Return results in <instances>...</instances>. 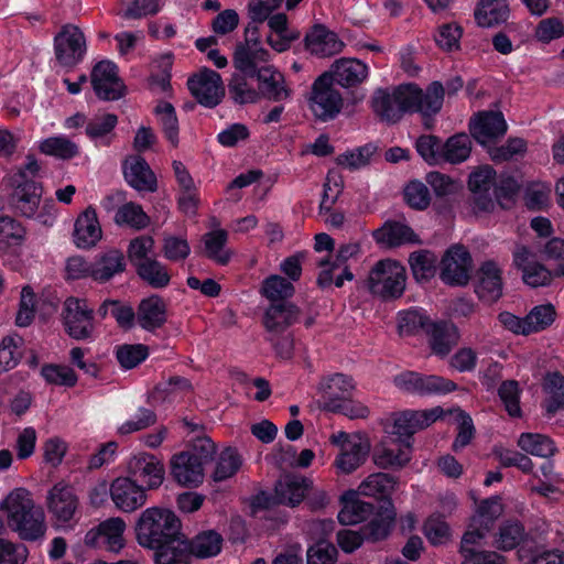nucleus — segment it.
I'll return each instance as SVG.
<instances>
[{"mask_svg":"<svg viewBox=\"0 0 564 564\" xmlns=\"http://www.w3.org/2000/svg\"><path fill=\"white\" fill-rule=\"evenodd\" d=\"M47 508L57 521L66 523L78 509V498L70 486L59 482L48 491Z\"/></svg>","mask_w":564,"mask_h":564,"instance_id":"21","label":"nucleus"},{"mask_svg":"<svg viewBox=\"0 0 564 564\" xmlns=\"http://www.w3.org/2000/svg\"><path fill=\"white\" fill-rule=\"evenodd\" d=\"M409 263L414 278L426 281L435 273L436 257L427 250L414 251L410 254Z\"/></svg>","mask_w":564,"mask_h":564,"instance_id":"60","label":"nucleus"},{"mask_svg":"<svg viewBox=\"0 0 564 564\" xmlns=\"http://www.w3.org/2000/svg\"><path fill=\"white\" fill-rule=\"evenodd\" d=\"M63 323L72 338L88 339L95 330L94 310L88 306L86 300L68 297L64 302Z\"/></svg>","mask_w":564,"mask_h":564,"instance_id":"7","label":"nucleus"},{"mask_svg":"<svg viewBox=\"0 0 564 564\" xmlns=\"http://www.w3.org/2000/svg\"><path fill=\"white\" fill-rule=\"evenodd\" d=\"M138 324L148 332L161 328L166 322V305L159 295L140 302L137 312Z\"/></svg>","mask_w":564,"mask_h":564,"instance_id":"34","label":"nucleus"},{"mask_svg":"<svg viewBox=\"0 0 564 564\" xmlns=\"http://www.w3.org/2000/svg\"><path fill=\"white\" fill-rule=\"evenodd\" d=\"M41 153L59 160H70L79 154V147L65 135L50 137L39 144Z\"/></svg>","mask_w":564,"mask_h":564,"instance_id":"46","label":"nucleus"},{"mask_svg":"<svg viewBox=\"0 0 564 564\" xmlns=\"http://www.w3.org/2000/svg\"><path fill=\"white\" fill-rule=\"evenodd\" d=\"M91 85L96 95L104 100H117L122 97L124 86L118 77V68L110 61L97 63L91 70Z\"/></svg>","mask_w":564,"mask_h":564,"instance_id":"15","label":"nucleus"},{"mask_svg":"<svg viewBox=\"0 0 564 564\" xmlns=\"http://www.w3.org/2000/svg\"><path fill=\"white\" fill-rule=\"evenodd\" d=\"M117 123L118 117L113 113L95 116L86 124V134L96 145L108 147L115 138Z\"/></svg>","mask_w":564,"mask_h":564,"instance_id":"41","label":"nucleus"},{"mask_svg":"<svg viewBox=\"0 0 564 564\" xmlns=\"http://www.w3.org/2000/svg\"><path fill=\"white\" fill-rule=\"evenodd\" d=\"M41 375L50 384L74 387L77 382L75 371L67 366L46 365L42 368Z\"/></svg>","mask_w":564,"mask_h":564,"instance_id":"63","label":"nucleus"},{"mask_svg":"<svg viewBox=\"0 0 564 564\" xmlns=\"http://www.w3.org/2000/svg\"><path fill=\"white\" fill-rule=\"evenodd\" d=\"M165 138L173 147L178 144V120L172 104L159 102L154 108Z\"/></svg>","mask_w":564,"mask_h":564,"instance_id":"57","label":"nucleus"},{"mask_svg":"<svg viewBox=\"0 0 564 564\" xmlns=\"http://www.w3.org/2000/svg\"><path fill=\"white\" fill-rule=\"evenodd\" d=\"M249 75L236 72L228 83V94L234 102L239 105L254 104L259 100V93L248 80Z\"/></svg>","mask_w":564,"mask_h":564,"instance_id":"48","label":"nucleus"},{"mask_svg":"<svg viewBox=\"0 0 564 564\" xmlns=\"http://www.w3.org/2000/svg\"><path fill=\"white\" fill-rule=\"evenodd\" d=\"M525 538V530L518 520H507L495 535V546L498 550L510 551L516 549Z\"/></svg>","mask_w":564,"mask_h":564,"instance_id":"50","label":"nucleus"},{"mask_svg":"<svg viewBox=\"0 0 564 564\" xmlns=\"http://www.w3.org/2000/svg\"><path fill=\"white\" fill-rule=\"evenodd\" d=\"M241 465L242 459L237 449L228 447L218 456L212 477L215 481H224L236 475Z\"/></svg>","mask_w":564,"mask_h":564,"instance_id":"56","label":"nucleus"},{"mask_svg":"<svg viewBox=\"0 0 564 564\" xmlns=\"http://www.w3.org/2000/svg\"><path fill=\"white\" fill-rule=\"evenodd\" d=\"M178 517L170 509L151 507L143 510L134 527L138 543L154 550L184 535Z\"/></svg>","mask_w":564,"mask_h":564,"instance_id":"2","label":"nucleus"},{"mask_svg":"<svg viewBox=\"0 0 564 564\" xmlns=\"http://www.w3.org/2000/svg\"><path fill=\"white\" fill-rule=\"evenodd\" d=\"M86 39L82 30L74 24H65L54 37V52L57 63L73 68L86 54Z\"/></svg>","mask_w":564,"mask_h":564,"instance_id":"6","label":"nucleus"},{"mask_svg":"<svg viewBox=\"0 0 564 564\" xmlns=\"http://www.w3.org/2000/svg\"><path fill=\"white\" fill-rule=\"evenodd\" d=\"M223 542L220 533L215 530H206L196 534L192 540L186 539V546L191 556L209 558L221 552Z\"/></svg>","mask_w":564,"mask_h":564,"instance_id":"38","label":"nucleus"},{"mask_svg":"<svg viewBox=\"0 0 564 564\" xmlns=\"http://www.w3.org/2000/svg\"><path fill=\"white\" fill-rule=\"evenodd\" d=\"M155 564H189L191 554L186 546V536L182 535L173 543L154 549Z\"/></svg>","mask_w":564,"mask_h":564,"instance_id":"49","label":"nucleus"},{"mask_svg":"<svg viewBox=\"0 0 564 564\" xmlns=\"http://www.w3.org/2000/svg\"><path fill=\"white\" fill-rule=\"evenodd\" d=\"M496 172L490 166H482L469 175L468 186L473 193L474 208L479 212L494 209Z\"/></svg>","mask_w":564,"mask_h":564,"instance_id":"19","label":"nucleus"},{"mask_svg":"<svg viewBox=\"0 0 564 564\" xmlns=\"http://www.w3.org/2000/svg\"><path fill=\"white\" fill-rule=\"evenodd\" d=\"M405 94L409 112H420L424 117V124L430 128L426 118L436 115L443 106L445 89L442 83L433 82L423 91L415 84H406Z\"/></svg>","mask_w":564,"mask_h":564,"instance_id":"8","label":"nucleus"},{"mask_svg":"<svg viewBox=\"0 0 564 564\" xmlns=\"http://www.w3.org/2000/svg\"><path fill=\"white\" fill-rule=\"evenodd\" d=\"M295 292L292 282L281 275L268 276L261 288V293L272 303L286 302L285 300L292 297Z\"/></svg>","mask_w":564,"mask_h":564,"instance_id":"55","label":"nucleus"},{"mask_svg":"<svg viewBox=\"0 0 564 564\" xmlns=\"http://www.w3.org/2000/svg\"><path fill=\"white\" fill-rule=\"evenodd\" d=\"M128 477L140 482L147 490L159 488L164 480L165 469L162 462L152 454L139 453L127 465Z\"/></svg>","mask_w":564,"mask_h":564,"instance_id":"11","label":"nucleus"},{"mask_svg":"<svg viewBox=\"0 0 564 564\" xmlns=\"http://www.w3.org/2000/svg\"><path fill=\"white\" fill-rule=\"evenodd\" d=\"M123 174L128 184L139 192L153 193L158 188V182L153 171L141 156L127 159L123 164Z\"/></svg>","mask_w":564,"mask_h":564,"instance_id":"26","label":"nucleus"},{"mask_svg":"<svg viewBox=\"0 0 564 564\" xmlns=\"http://www.w3.org/2000/svg\"><path fill=\"white\" fill-rule=\"evenodd\" d=\"M426 335L432 352L441 358L446 357L459 339L457 328L448 322H432Z\"/></svg>","mask_w":564,"mask_h":564,"instance_id":"30","label":"nucleus"},{"mask_svg":"<svg viewBox=\"0 0 564 564\" xmlns=\"http://www.w3.org/2000/svg\"><path fill=\"white\" fill-rule=\"evenodd\" d=\"M370 444L366 438H357L356 443H346L337 454L334 466L338 474H351L368 458Z\"/></svg>","mask_w":564,"mask_h":564,"instance_id":"27","label":"nucleus"},{"mask_svg":"<svg viewBox=\"0 0 564 564\" xmlns=\"http://www.w3.org/2000/svg\"><path fill=\"white\" fill-rule=\"evenodd\" d=\"M395 486V479L384 473L369 475L358 487V492L362 496L373 497L381 500V505L392 492Z\"/></svg>","mask_w":564,"mask_h":564,"instance_id":"43","label":"nucleus"},{"mask_svg":"<svg viewBox=\"0 0 564 564\" xmlns=\"http://www.w3.org/2000/svg\"><path fill=\"white\" fill-rule=\"evenodd\" d=\"M328 74L333 77L334 84L348 88L367 78L368 66L357 58H339L334 62Z\"/></svg>","mask_w":564,"mask_h":564,"instance_id":"29","label":"nucleus"},{"mask_svg":"<svg viewBox=\"0 0 564 564\" xmlns=\"http://www.w3.org/2000/svg\"><path fill=\"white\" fill-rule=\"evenodd\" d=\"M308 482L304 477L288 475L275 485V498L279 503L296 506L305 497Z\"/></svg>","mask_w":564,"mask_h":564,"instance_id":"40","label":"nucleus"},{"mask_svg":"<svg viewBox=\"0 0 564 564\" xmlns=\"http://www.w3.org/2000/svg\"><path fill=\"white\" fill-rule=\"evenodd\" d=\"M13 187L11 200L15 210L29 218L34 216L42 196L41 183H28Z\"/></svg>","mask_w":564,"mask_h":564,"instance_id":"39","label":"nucleus"},{"mask_svg":"<svg viewBox=\"0 0 564 564\" xmlns=\"http://www.w3.org/2000/svg\"><path fill=\"white\" fill-rule=\"evenodd\" d=\"M555 318L556 311L551 303L534 306L525 315L529 335L549 328L554 323Z\"/></svg>","mask_w":564,"mask_h":564,"instance_id":"58","label":"nucleus"},{"mask_svg":"<svg viewBox=\"0 0 564 564\" xmlns=\"http://www.w3.org/2000/svg\"><path fill=\"white\" fill-rule=\"evenodd\" d=\"M520 448L531 455L550 457L556 447L551 438L542 434L522 433L518 440Z\"/></svg>","mask_w":564,"mask_h":564,"instance_id":"54","label":"nucleus"},{"mask_svg":"<svg viewBox=\"0 0 564 564\" xmlns=\"http://www.w3.org/2000/svg\"><path fill=\"white\" fill-rule=\"evenodd\" d=\"M358 491H348L341 497L343 508L338 513V521L343 525H354L367 520L375 511L371 502L359 498Z\"/></svg>","mask_w":564,"mask_h":564,"instance_id":"32","label":"nucleus"},{"mask_svg":"<svg viewBox=\"0 0 564 564\" xmlns=\"http://www.w3.org/2000/svg\"><path fill=\"white\" fill-rule=\"evenodd\" d=\"M442 140L432 134L421 135L415 142L417 153L430 165L442 163Z\"/></svg>","mask_w":564,"mask_h":564,"instance_id":"62","label":"nucleus"},{"mask_svg":"<svg viewBox=\"0 0 564 564\" xmlns=\"http://www.w3.org/2000/svg\"><path fill=\"white\" fill-rule=\"evenodd\" d=\"M373 463L380 468L402 467L410 460L409 443L406 448L392 446L386 442L377 447L372 455Z\"/></svg>","mask_w":564,"mask_h":564,"instance_id":"45","label":"nucleus"},{"mask_svg":"<svg viewBox=\"0 0 564 564\" xmlns=\"http://www.w3.org/2000/svg\"><path fill=\"white\" fill-rule=\"evenodd\" d=\"M300 315L301 310L291 302L271 303L264 311L262 324L267 333L286 332Z\"/></svg>","mask_w":564,"mask_h":564,"instance_id":"23","label":"nucleus"},{"mask_svg":"<svg viewBox=\"0 0 564 564\" xmlns=\"http://www.w3.org/2000/svg\"><path fill=\"white\" fill-rule=\"evenodd\" d=\"M344 42L323 24L314 25L305 35V47L318 57H328L340 53Z\"/></svg>","mask_w":564,"mask_h":564,"instance_id":"22","label":"nucleus"},{"mask_svg":"<svg viewBox=\"0 0 564 564\" xmlns=\"http://www.w3.org/2000/svg\"><path fill=\"white\" fill-rule=\"evenodd\" d=\"M150 217L142 207L129 202L120 206L115 215V223L119 226H129L135 230H142L150 225Z\"/></svg>","mask_w":564,"mask_h":564,"instance_id":"52","label":"nucleus"},{"mask_svg":"<svg viewBox=\"0 0 564 564\" xmlns=\"http://www.w3.org/2000/svg\"><path fill=\"white\" fill-rule=\"evenodd\" d=\"M406 273L398 261L384 259L376 262L366 281L369 292L383 300L400 297L405 290Z\"/></svg>","mask_w":564,"mask_h":564,"instance_id":"4","label":"nucleus"},{"mask_svg":"<svg viewBox=\"0 0 564 564\" xmlns=\"http://www.w3.org/2000/svg\"><path fill=\"white\" fill-rule=\"evenodd\" d=\"M442 149V163L458 164L469 158L471 140L466 133H457L443 142Z\"/></svg>","mask_w":564,"mask_h":564,"instance_id":"44","label":"nucleus"},{"mask_svg":"<svg viewBox=\"0 0 564 564\" xmlns=\"http://www.w3.org/2000/svg\"><path fill=\"white\" fill-rule=\"evenodd\" d=\"M256 78L259 83V98L262 96L274 102L291 98L292 89L286 85L284 75L273 65L262 68Z\"/></svg>","mask_w":564,"mask_h":564,"instance_id":"25","label":"nucleus"},{"mask_svg":"<svg viewBox=\"0 0 564 564\" xmlns=\"http://www.w3.org/2000/svg\"><path fill=\"white\" fill-rule=\"evenodd\" d=\"M562 36H564V22L556 17L542 19L534 29L535 40L544 44Z\"/></svg>","mask_w":564,"mask_h":564,"instance_id":"64","label":"nucleus"},{"mask_svg":"<svg viewBox=\"0 0 564 564\" xmlns=\"http://www.w3.org/2000/svg\"><path fill=\"white\" fill-rule=\"evenodd\" d=\"M126 522L119 518H110L100 523L104 547L107 551L118 553L123 547V532Z\"/></svg>","mask_w":564,"mask_h":564,"instance_id":"53","label":"nucleus"},{"mask_svg":"<svg viewBox=\"0 0 564 564\" xmlns=\"http://www.w3.org/2000/svg\"><path fill=\"white\" fill-rule=\"evenodd\" d=\"M344 99L328 73L318 76L312 85L308 106L313 115L322 120H333L340 112Z\"/></svg>","mask_w":564,"mask_h":564,"instance_id":"5","label":"nucleus"},{"mask_svg":"<svg viewBox=\"0 0 564 564\" xmlns=\"http://www.w3.org/2000/svg\"><path fill=\"white\" fill-rule=\"evenodd\" d=\"M432 321L421 310H409L399 313L398 329L401 336H412L420 332L426 334Z\"/></svg>","mask_w":564,"mask_h":564,"instance_id":"51","label":"nucleus"},{"mask_svg":"<svg viewBox=\"0 0 564 564\" xmlns=\"http://www.w3.org/2000/svg\"><path fill=\"white\" fill-rule=\"evenodd\" d=\"M187 86L196 100L208 108L216 107L225 95L220 75L206 67L189 77Z\"/></svg>","mask_w":564,"mask_h":564,"instance_id":"10","label":"nucleus"},{"mask_svg":"<svg viewBox=\"0 0 564 564\" xmlns=\"http://www.w3.org/2000/svg\"><path fill=\"white\" fill-rule=\"evenodd\" d=\"M406 84L389 89H377L373 94L371 106L375 113L388 123L398 122L405 112H409Z\"/></svg>","mask_w":564,"mask_h":564,"instance_id":"12","label":"nucleus"},{"mask_svg":"<svg viewBox=\"0 0 564 564\" xmlns=\"http://www.w3.org/2000/svg\"><path fill=\"white\" fill-rule=\"evenodd\" d=\"M377 243L386 247H399L405 243L420 242L413 229L400 221H386L382 227L373 231Z\"/></svg>","mask_w":564,"mask_h":564,"instance_id":"33","label":"nucleus"},{"mask_svg":"<svg viewBox=\"0 0 564 564\" xmlns=\"http://www.w3.org/2000/svg\"><path fill=\"white\" fill-rule=\"evenodd\" d=\"M139 278L153 289H163L170 284L171 275L165 264L155 258L142 262L135 268Z\"/></svg>","mask_w":564,"mask_h":564,"instance_id":"47","label":"nucleus"},{"mask_svg":"<svg viewBox=\"0 0 564 564\" xmlns=\"http://www.w3.org/2000/svg\"><path fill=\"white\" fill-rule=\"evenodd\" d=\"M171 474L177 484L193 488L203 482L204 466L195 456L181 452L171 459Z\"/></svg>","mask_w":564,"mask_h":564,"instance_id":"24","label":"nucleus"},{"mask_svg":"<svg viewBox=\"0 0 564 564\" xmlns=\"http://www.w3.org/2000/svg\"><path fill=\"white\" fill-rule=\"evenodd\" d=\"M101 228L96 210L86 208L76 219L74 241L79 248H91L101 239Z\"/></svg>","mask_w":564,"mask_h":564,"instance_id":"31","label":"nucleus"},{"mask_svg":"<svg viewBox=\"0 0 564 564\" xmlns=\"http://www.w3.org/2000/svg\"><path fill=\"white\" fill-rule=\"evenodd\" d=\"M509 13L507 0H479L474 15L479 26L492 28L505 23Z\"/></svg>","mask_w":564,"mask_h":564,"instance_id":"37","label":"nucleus"},{"mask_svg":"<svg viewBox=\"0 0 564 564\" xmlns=\"http://www.w3.org/2000/svg\"><path fill=\"white\" fill-rule=\"evenodd\" d=\"M356 389L354 379L344 373H334L325 377L318 384L323 399V410L340 413L349 419H365L369 409L361 402L351 399Z\"/></svg>","mask_w":564,"mask_h":564,"instance_id":"3","label":"nucleus"},{"mask_svg":"<svg viewBox=\"0 0 564 564\" xmlns=\"http://www.w3.org/2000/svg\"><path fill=\"white\" fill-rule=\"evenodd\" d=\"M443 414L444 411L441 406L423 411H404L394 419L392 433L404 443L417 431L430 426L441 419Z\"/></svg>","mask_w":564,"mask_h":564,"instance_id":"16","label":"nucleus"},{"mask_svg":"<svg viewBox=\"0 0 564 564\" xmlns=\"http://www.w3.org/2000/svg\"><path fill=\"white\" fill-rule=\"evenodd\" d=\"M542 390L546 394L543 408L546 415L552 417L564 409V376L558 371L546 372L543 378Z\"/></svg>","mask_w":564,"mask_h":564,"instance_id":"36","label":"nucleus"},{"mask_svg":"<svg viewBox=\"0 0 564 564\" xmlns=\"http://www.w3.org/2000/svg\"><path fill=\"white\" fill-rule=\"evenodd\" d=\"M271 54L258 40L247 39L237 44L232 63L236 70L257 77L262 68L269 67Z\"/></svg>","mask_w":564,"mask_h":564,"instance_id":"13","label":"nucleus"},{"mask_svg":"<svg viewBox=\"0 0 564 564\" xmlns=\"http://www.w3.org/2000/svg\"><path fill=\"white\" fill-rule=\"evenodd\" d=\"M126 267V258L121 250H105L98 253L93 262V280L99 283L108 282L115 275L121 274Z\"/></svg>","mask_w":564,"mask_h":564,"instance_id":"28","label":"nucleus"},{"mask_svg":"<svg viewBox=\"0 0 564 564\" xmlns=\"http://www.w3.org/2000/svg\"><path fill=\"white\" fill-rule=\"evenodd\" d=\"M395 519V510L391 500H384L380 505L379 512L376 517L360 530L365 541L378 542L386 539L392 528Z\"/></svg>","mask_w":564,"mask_h":564,"instance_id":"35","label":"nucleus"},{"mask_svg":"<svg viewBox=\"0 0 564 564\" xmlns=\"http://www.w3.org/2000/svg\"><path fill=\"white\" fill-rule=\"evenodd\" d=\"M228 232L224 229L209 231L203 236L204 252L207 258L220 265H226L232 252L226 249Z\"/></svg>","mask_w":564,"mask_h":564,"instance_id":"42","label":"nucleus"},{"mask_svg":"<svg viewBox=\"0 0 564 564\" xmlns=\"http://www.w3.org/2000/svg\"><path fill=\"white\" fill-rule=\"evenodd\" d=\"M110 496L115 506L123 512H132L147 501V489L131 477H118L110 485Z\"/></svg>","mask_w":564,"mask_h":564,"instance_id":"17","label":"nucleus"},{"mask_svg":"<svg viewBox=\"0 0 564 564\" xmlns=\"http://www.w3.org/2000/svg\"><path fill=\"white\" fill-rule=\"evenodd\" d=\"M471 257L463 246H453L444 254L441 267V279L448 285H466L469 281Z\"/></svg>","mask_w":564,"mask_h":564,"instance_id":"14","label":"nucleus"},{"mask_svg":"<svg viewBox=\"0 0 564 564\" xmlns=\"http://www.w3.org/2000/svg\"><path fill=\"white\" fill-rule=\"evenodd\" d=\"M393 382L401 390L422 395L443 394L457 389V384L449 379L414 371H405L395 376Z\"/></svg>","mask_w":564,"mask_h":564,"instance_id":"9","label":"nucleus"},{"mask_svg":"<svg viewBox=\"0 0 564 564\" xmlns=\"http://www.w3.org/2000/svg\"><path fill=\"white\" fill-rule=\"evenodd\" d=\"M0 510L6 514L8 527L21 540L37 541L44 538L46 532L44 511L34 502L26 489H13L0 502Z\"/></svg>","mask_w":564,"mask_h":564,"instance_id":"1","label":"nucleus"},{"mask_svg":"<svg viewBox=\"0 0 564 564\" xmlns=\"http://www.w3.org/2000/svg\"><path fill=\"white\" fill-rule=\"evenodd\" d=\"M502 269L494 260L484 261L476 272L475 292L487 303L498 301L502 295Z\"/></svg>","mask_w":564,"mask_h":564,"instance_id":"18","label":"nucleus"},{"mask_svg":"<svg viewBox=\"0 0 564 564\" xmlns=\"http://www.w3.org/2000/svg\"><path fill=\"white\" fill-rule=\"evenodd\" d=\"M469 131L478 143L486 145L505 135L507 123L501 112L485 111L470 122Z\"/></svg>","mask_w":564,"mask_h":564,"instance_id":"20","label":"nucleus"},{"mask_svg":"<svg viewBox=\"0 0 564 564\" xmlns=\"http://www.w3.org/2000/svg\"><path fill=\"white\" fill-rule=\"evenodd\" d=\"M155 241L152 236L141 235L130 240L127 248V256L130 263L135 268L142 262L152 260Z\"/></svg>","mask_w":564,"mask_h":564,"instance_id":"59","label":"nucleus"},{"mask_svg":"<svg viewBox=\"0 0 564 564\" xmlns=\"http://www.w3.org/2000/svg\"><path fill=\"white\" fill-rule=\"evenodd\" d=\"M22 339L20 337L6 336L0 343V372L9 371L14 368L21 357Z\"/></svg>","mask_w":564,"mask_h":564,"instance_id":"61","label":"nucleus"}]
</instances>
